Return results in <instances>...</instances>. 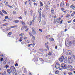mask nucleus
<instances>
[{"label":"nucleus","mask_w":75,"mask_h":75,"mask_svg":"<svg viewBox=\"0 0 75 75\" xmlns=\"http://www.w3.org/2000/svg\"><path fill=\"white\" fill-rule=\"evenodd\" d=\"M10 70L12 74H14L16 72V68L14 66H11L10 67Z\"/></svg>","instance_id":"obj_1"},{"label":"nucleus","mask_w":75,"mask_h":75,"mask_svg":"<svg viewBox=\"0 0 75 75\" xmlns=\"http://www.w3.org/2000/svg\"><path fill=\"white\" fill-rule=\"evenodd\" d=\"M68 61L69 64H71L72 62H73V59L72 57H69L68 59Z\"/></svg>","instance_id":"obj_2"},{"label":"nucleus","mask_w":75,"mask_h":75,"mask_svg":"<svg viewBox=\"0 0 75 75\" xmlns=\"http://www.w3.org/2000/svg\"><path fill=\"white\" fill-rule=\"evenodd\" d=\"M67 55H71L72 54V51L71 50H66Z\"/></svg>","instance_id":"obj_3"},{"label":"nucleus","mask_w":75,"mask_h":75,"mask_svg":"<svg viewBox=\"0 0 75 75\" xmlns=\"http://www.w3.org/2000/svg\"><path fill=\"white\" fill-rule=\"evenodd\" d=\"M62 68L64 69H67V67H66V65L65 64H61Z\"/></svg>","instance_id":"obj_4"},{"label":"nucleus","mask_w":75,"mask_h":75,"mask_svg":"<svg viewBox=\"0 0 75 75\" xmlns=\"http://www.w3.org/2000/svg\"><path fill=\"white\" fill-rule=\"evenodd\" d=\"M64 56H62L59 58V60L60 62H62L64 61Z\"/></svg>","instance_id":"obj_5"},{"label":"nucleus","mask_w":75,"mask_h":75,"mask_svg":"<svg viewBox=\"0 0 75 75\" xmlns=\"http://www.w3.org/2000/svg\"><path fill=\"white\" fill-rule=\"evenodd\" d=\"M55 68L57 69H58L60 68V65H59V64L58 63H56L55 65Z\"/></svg>","instance_id":"obj_6"},{"label":"nucleus","mask_w":75,"mask_h":75,"mask_svg":"<svg viewBox=\"0 0 75 75\" xmlns=\"http://www.w3.org/2000/svg\"><path fill=\"white\" fill-rule=\"evenodd\" d=\"M32 32L34 35H35V30L34 28H32Z\"/></svg>","instance_id":"obj_7"},{"label":"nucleus","mask_w":75,"mask_h":75,"mask_svg":"<svg viewBox=\"0 0 75 75\" xmlns=\"http://www.w3.org/2000/svg\"><path fill=\"white\" fill-rule=\"evenodd\" d=\"M70 8H72L73 10H75V6L73 4H72L70 6Z\"/></svg>","instance_id":"obj_8"},{"label":"nucleus","mask_w":75,"mask_h":75,"mask_svg":"<svg viewBox=\"0 0 75 75\" xmlns=\"http://www.w3.org/2000/svg\"><path fill=\"white\" fill-rule=\"evenodd\" d=\"M2 13H4V14H7V12H6L5 10H2Z\"/></svg>","instance_id":"obj_9"},{"label":"nucleus","mask_w":75,"mask_h":75,"mask_svg":"<svg viewBox=\"0 0 75 75\" xmlns=\"http://www.w3.org/2000/svg\"><path fill=\"white\" fill-rule=\"evenodd\" d=\"M20 23L21 24H22L23 25H25V23L23 21H21Z\"/></svg>","instance_id":"obj_10"},{"label":"nucleus","mask_w":75,"mask_h":75,"mask_svg":"<svg viewBox=\"0 0 75 75\" xmlns=\"http://www.w3.org/2000/svg\"><path fill=\"white\" fill-rule=\"evenodd\" d=\"M67 67L69 69H72V66L71 65H69Z\"/></svg>","instance_id":"obj_11"},{"label":"nucleus","mask_w":75,"mask_h":75,"mask_svg":"<svg viewBox=\"0 0 75 75\" xmlns=\"http://www.w3.org/2000/svg\"><path fill=\"white\" fill-rule=\"evenodd\" d=\"M53 53L52 51H50L49 53L48 54V55H52Z\"/></svg>","instance_id":"obj_12"},{"label":"nucleus","mask_w":75,"mask_h":75,"mask_svg":"<svg viewBox=\"0 0 75 75\" xmlns=\"http://www.w3.org/2000/svg\"><path fill=\"white\" fill-rule=\"evenodd\" d=\"M64 2H62L61 4H60V6L61 7H63V6H64Z\"/></svg>","instance_id":"obj_13"},{"label":"nucleus","mask_w":75,"mask_h":75,"mask_svg":"<svg viewBox=\"0 0 75 75\" xmlns=\"http://www.w3.org/2000/svg\"><path fill=\"white\" fill-rule=\"evenodd\" d=\"M13 23H19V21L16 20L13 21Z\"/></svg>","instance_id":"obj_14"},{"label":"nucleus","mask_w":75,"mask_h":75,"mask_svg":"<svg viewBox=\"0 0 75 75\" xmlns=\"http://www.w3.org/2000/svg\"><path fill=\"white\" fill-rule=\"evenodd\" d=\"M8 25V23H6L5 24H3L2 25L3 27H5V26H6Z\"/></svg>","instance_id":"obj_15"},{"label":"nucleus","mask_w":75,"mask_h":75,"mask_svg":"<svg viewBox=\"0 0 75 75\" xmlns=\"http://www.w3.org/2000/svg\"><path fill=\"white\" fill-rule=\"evenodd\" d=\"M50 41H54V39L52 38H50Z\"/></svg>","instance_id":"obj_16"},{"label":"nucleus","mask_w":75,"mask_h":75,"mask_svg":"<svg viewBox=\"0 0 75 75\" xmlns=\"http://www.w3.org/2000/svg\"><path fill=\"white\" fill-rule=\"evenodd\" d=\"M28 24L29 25H32V22L31 21H30L29 22Z\"/></svg>","instance_id":"obj_17"},{"label":"nucleus","mask_w":75,"mask_h":75,"mask_svg":"<svg viewBox=\"0 0 75 75\" xmlns=\"http://www.w3.org/2000/svg\"><path fill=\"white\" fill-rule=\"evenodd\" d=\"M67 57H65L64 59V62H67Z\"/></svg>","instance_id":"obj_18"},{"label":"nucleus","mask_w":75,"mask_h":75,"mask_svg":"<svg viewBox=\"0 0 75 75\" xmlns=\"http://www.w3.org/2000/svg\"><path fill=\"white\" fill-rule=\"evenodd\" d=\"M7 72L9 74H10L11 73V71H10V69H8Z\"/></svg>","instance_id":"obj_19"},{"label":"nucleus","mask_w":75,"mask_h":75,"mask_svg":"<svg viewBox=\"0 0 75 75\" xmlns=\"http://www.w3.org/2000/svg\"><path fill=\"white\" fill-rule=\"evenodd\" d=\"M51 11L52 12V14H54V9L53 8L51 9Z\"/></svg>","instance_id":"obj_20"},{"label":"nucleus","mask_w":75,"mask_h":75,"mask_svg":"<svg viewBox=\"0 0 75 75\" xmlns=\"http://www.w3.org/2000/svg\"><path fill=\"white\" fill-rule=\"evenodd\" d=\"M68 74L69 75H72V72H69Z\"/></svg>","instance_id":"obj_21"},{"label":"nucleus","mask_w":75,"mask_h":75,"mask_svg":"<svg viewBox=\"0 0 75 75\" xmlns=\"http://www.w3.org/2000/svg\"><path fill=\"white\" fill-rule=\"evenodd\" d=\"M0 15L1 16H2L3 17L4 16V15L3 14V13H2L1 12V11H0Z\"/></svg>","instance_id":"obj_22"},{"label":"nucleus","mask_w":75,"mask_h":75,"mask_svg":"<svg viewBox=\"0 0 75 75\" xmlns=\"http://www.w3.org/2000/svg\"><path fill=\"white\" fill-rule=\"evenodd\" d=\"M33 18L34 20H35V13H34L33 15Z\"/></svg>","instance_id":"obj_23"},{"label":"nucleus","mask_w":75,"mask_h":75,"mask_svg":"<svg viewBox=\"0 0 75 75\" xmlns=\"http://www.w3.org/2000/svg\"><path fill=\"white\" fill-rule=\"evenodd\" d=\"M1 57L2 58H4V55L3 54H1Z\"/></svg>","instance_id":"obj_24"},{"label":"nucleus","mask_w":75,"mask_h":75,"mask_svg":"<svg viewBox=\"0 0 75 75\" xmlns=\"http://www.w3.org/2000/svg\"><path fill=\"white\" fill-rule=\"evenodd\" d=\"M24 35V33H22L19 35V36H23V35Z\"/></svg>","instance_id":"obj_25"},{"label":"nucleus","mask_w":75,"mask_h":75,"mask_svg":"<svg viewBox=\"0 0 75 75\" xmlns=\"http://www.w3.org/2000/svg\"><path fill=\"white\" fill-rule=\"evenodd\" d=\"M40 6H43V4H42V3L41 1L40 2Z\"/></svg>","instance_id":"obj_26"},{"label":"nucleus","mask_w":75,"mask_h":75,"mask_svg":"<svg viewBox=\"0 0 75 75\" xmlns=\"http://www.w3.org/2000/svg\"><path fill=\"white\" fill-rule=\"evenodd\" d=\"M55 73L56 74H58V73H59V71H55Z\"/></svg>","instance_id":"obj_27"},{"label":"nucleus","mask_w":75,"mask_h":75,"mask_svg":"<svg viewBox=\"0 0 75 75\" xmlns=\"http://www.w3.org/2000/svg\"><path fill=\"white\" fill-rule=\"evenodd\" d=\"M39 50L41 51V52H43L44 51V50L42 49V48L40 49Z\"/></svg>","instance_id":"obj_28"},{"label":"nucleus","mask_w":75,"mask_h":75,"mask_svg":"<svg viewBox=\"0 0 75 75\" xmlns=\"http://www.w3.org/2000/svg\"><path fill=\"white\" fill-rule=\"evenodd\" d=\"M69 16H70V15L69 14H67V16H66V17L67 18H68V17H69Z\"/></svg>","instance_id":"obj_29"},{"label":"nucleus","mask_w":75,"mask_h":75,"mask_svg":"<svg viewBox=\"0 0 75 75\" xmlns=\"http://www.w3.org/2000/svg\"><path fill=\"white\" fill-rule=\"evenodd\" d=\"M45 7H46V9H47V10H48V9H49L48 6L47 5Z\"/></svg>","instance_id":"obj_30"},{"label":"nucleus","mask_w":75,"mask_h":75,"mask_svg":"<svg viewBox=\"0 0 75 75\" xmlns=\"http://www.w3.org/2000/svg\"><path fill=\"white\" fill-rule=\"evenodd\" d=\"M5 30H6V31H8V30H10V29L9 28H6Z\"/></svg>","instance_id":"obj_31"},{"label":"nucleus","mask_w":75,"mask_h":75,"mask_svg":"<svg viewBox=\"0 0 75 75\" xmlns=\"http://www.w3.org/2000/svg\"><path fill=\"white\" fill-rule=\"evenodd\" d=\"M5 67L6 69H7V68H8V66L7 65H6L5 66Z\"/></svg>","instance_id":"obj_32"},{"label":"nucleus","mask_w":75,"mask_h":75,"mask_svg":"<svg viewBox=\"0 0 75 75\" xmlns=\"http://www.w3.org/2000/svg\"><path fill=\"white\" fill-rule=\"evenodd\" d=\"M21 44L22 45H24V44H25V43L24 42H21Z\"/></svg>","instance_id":"obj_33"},{"label":"nucleus","mask_w":75,"mask_h":75,"mask_svg":"<svg viewBox=\"0 0 75 75\" xmlns=\"http://www.w3.org/2000/svg\"><path fill=\"white\" fill-rule=\"evenodd\" d=\"M11 34H12V33L11 32H10L8 33V35H11Z\"/></svg>","instance_id":"obj_34"},{"label":"nucleus","mask_w":75,"mask_h":75,"mask_svg":"<svg viewBox=\"0 0 75 75\" xmlns=\"http://www.w3.org/2000/svg\"><path fill=\"white\" fill-rule=\"evenodd\" d=\"M39 17L40 19H41V14H39Z\"/></svg>","instance_id":"obj_35"},{"label":"nucleus","mask_w":75,"mask_h":75,"mask_svg":"<svg viewBox=\"0 0 75 75\" xmlns=\"http://www.w3.org/2000/svg\"><path fill=\"white\" fill-rule=\"evenodd\" d=\"M5 5L6 6H8V2H6Z\"/></svg>","instance_id":"obj_36"},{"label":"nucleus","mask_w":75,"mask_h":75,"mask_svg":"<svg viewBox=\"0 0 75 75\" xmlns=\"http://www.w3.org/2000/svg\"><path fill=\"white\" fill-rule=\"evenodd\" d=\"M29 34L30 35V36H33V35H32V34L31 33V32H30Z\"/></svg>","instance_id":"obj_37"},{"label":"nucleus","mask_w":75,"mask_h":75,"mask_svg":"<svg viewBox=\"0 0 75 75\" xmlns=\"http://www.w3.org/2000/svg\"><path fill=\"white\" fill-rule=\"evenodd\" d=\"M20 39L19 40V41H20V42H21V41H23V39L20 38Z\"/></svg>","instance_id":"obj_38"},{"label":"nucleus","mask_w":75,"mask_h":75,"mask_svg":"<svg viewBox=\"0 0 75 75\" xmlns=\"http://www.w3.org/2000/svg\"><path fill=\"white\" fill-rule=\"evenodd\" d=\"M24 28H25V29L28 28H27V26L26 25L24 26Z\"/></svg>","instance_id":"obj_39"},{"label":"nucleus","mask_w":75,"mask_h":75,"mask_svg":"<svg viewBox=\"0 0 75 75\" xmlns=\"http://www.w3.org/2000/svg\"><path fill=\"white\" fill-rule=\"evenodd\" d=\"M5 19H8V16H6L5 17Z\"/></svg>","instance_id":"obj_40"},{"label":"nucleus","mask_w":75,"mask_h":75,"mask_svg":"<svg viewBox=\"0 0 75 75\" xmlns=\"http://www.w3.org/2000/svg\"><path fill=\"white\" fill-rule=\"evenodd\" d=\"M32 39H33V40H35V37L34 36H32Z\"/></svg>","instance_id":"obj_41"},{"label":"nucleus","mask_w":75,"mask_h":75,"mask_svg":"<svg viewBox=\"0 0 75 75\" xmlns=\"http://www.w3.org/2000/svg\"><path fill=\"white\" fill-rule=\"evenodd\" d=\"M57 20H58V21H60L61 20V18H58L57 19Z\"/></svg>","instance_id":"obj_42"},{"label":"nucleus","mask_w":75,"mask_h":75,"mask_svg":"<svg viewBox=\"0 0 75 75\" xmlns=\"http://www.w3.org/2000/svg\"><path fill=\"white\" fill-rule=\"evenodd\" d=\"M4 75H6V71H4Z\"/></svg>","instance_id":"obj_43"},{"label":"nucleus","mask_w":75,"mask_h":75,"mask_svg":"<svg viewBox=\"0 0 75 75\" xmlns=\"http://www.w3.org/2000/svg\"><path fill=\"white\" fill-rule=\"evenodd\" d=\"M17 27V25H15L13 26V28H16V27Z\"/></svg>","instance_id":"obj_44"},{"label":"nucleus","mask_w":75,"mask_h":75,"mask_svg":"<svg viewBox=\"0 0 75 75\" xmlns=\"http://www.w3.org/2000/svg\"><path fill=\"white\" fill-rule=\"evenodd\" d=\"M0 61L1 62H2V61H3V58H1L0 59Z\"/></svg>","instance_id":"obj_45"},{"label":"nucleus","mask_w":75,"mask_h":75,"mask_svg":"<svg viewBox=\"0 0 75 75\" xmlns=\"http://www.w3.org/2000/svg\"><path fill=\"white\" fill-rule=\"evenodd\" d=\"M39 31H40L41 32H42V30L41 29H39Z\"/></svg>","instance_id":"obj_46"},{"label":"nucleus","mask_w":75,"mask_h":75,"mask_svg":"<svg viewBox=\"0 0 75 75\" xmlns=\"http://www.w3.org/2000/svg\"><path fill=\"white\" fill-rule=\"evenodd\" d=\"M0 75H4V73H0Z\"/></svg>","instance_id":"obj_47"},{"label":"nucleus","mask_w":75,"mask_h":75,"mask_svg":"<svg viewBox=\"0 0 75 75\" xmlns=\"http://www.w3.org/2000/svg\"><path fill=\"white\" fill-rule=\"evenodd\" d=\"M63 21V20H62L60 22V24H62V22Z\"/></svg>","instance_id":"obj_48"},{"label":"nucleus","mask_w":75,"mask_h":75,"mask_svg":"<svg viewBox=\"0 0 75 75\" xmlns=\"http://www.w3.org/2000/svg\"><path fill=\"white\" fill-rule=\"evenodd\" d=\"M22 17L21 16L18 17V18H19L20 19H22Z\"/></svg>","instance_id":"obj_49"},{"label":"nucleus","mask_w":75,"mask_h":75,"mask_svg":"<svg viewBox=\"0 0 75 75\" xmlns=\"http://www.w3.org/2000/svg\"><path fill=\"white\" fill-rule=\"evenodd\" d=\"M32 45V44H29V45H28V47H30V45Z\"/></svg>","instance_id":"obj_50"},{"label":"nucleus","mask_w":75,"mask_h":75,"mask_svg":"<svg viewBox=\"0 0 75 75\" xmlns=\"http://www.w3.org/2000/svg\"><path fill=\"white\" fill-rule=\"evenodd\" d=\"M15 66H16V67H18V64L17 63H16L15 64Z\"/></svg>","instance_id":"obj_51"},{"label":"nucleus","mask_w":75,"mask_h":75,"mask_svg":"<svg viewBox=\"0 0 75 75\" xmlns=\"http://www.w3.org/2000/svg\"><path fill=\"white\" fill-rule=\"evenodd\" d=\"M28 30H29V29L28 28H27L25 30V31H28Z\"/></svg>","instance_id":"obj_52"},{"label":"nucleus","mask_w":75,"mask_h":75,"mask_svg":"<svg viewBox=\"0 0 75 75\" xmlns=\"http://www.w3.org/2000/svg\"><path fill=\"white\" fill-rule=\"evenodd\" d=\"M72 43V41H70V42H69V44H70V45H71V44Z\"/></svg>","instance_id":"obj_53"},{"label":"nucleus","mask_w":75,"mask_h":75,"mask_svg":"<svg viewBox=\"0 0 75 75\" xmlns=\"http://www.w3.org/2000/svg\"><path fill=\"white\" fill-rule=\"evenodd\" d=\"M61 10H62V11H64V8H62L61 9Z\"/></svg>","instance_id":"obj_54"},{"label":"nucleus","mask_w":75,"mask_h":75,"mask_svg":"<svg viewBox=\"0 0 75 75\" xmlns=\"http://www.w3.org/2000/svg\"><path fill=\"white\" fill-rule=\"evenodd\" d=\"M27 37H25V38H24V39L26 40V39H27Z\"/></svg>","instance_id":"obj_55"},{"label":"nucleus","mask_w":75,"mask_h":75,"mask_svg":"<svg viewBox=\"0 0 75 75\" xmlns=\"http://www.w3.org/2000/svg\"><path fill=\"white\" fill-rule=\"evenodd\" d=\"M38 12L39 14H41V11H39Z\"/></svg>","instance_id":"obj_56"},{"label":"nucleus","mask_w":75,"mask_h":75,"mask_svg":"<svg viewBox=\"0 0 75 75\" xmlns=\"http://www.w3.org/2000/svg\"><path fill=\"white\" fill-rule=\"evenodd\" d=\"M13 14H16V11H14L13 12Z\"/></svg>","instance_id":"obj_57"},{"label":"nucleus","mask_w":75,"mask_h":75,"mask_svg":"<svg viewBox=\"0 0 75 75\" xmlns=\"http://www.w3.org/2000/svg\"><path fill=\"white\" fill-rule=\"evenodd\" d=\"M39 23H40V22H41V19L40 18L39 19Z\"/></svg>","instance_id":"obj_58"},{"label":"nucleus","mask_w":75,"mask_h":75,"mask_svg":"<svg viewBox=\"0 0 75 75\" xmlns=\"http://www.w3.org/2000/svg\"><path fill=\"white\" fill-rule=\"evenodd\" d=\"M68 23H71V21H68Z\"/></svg>","instance_id":"obj_59"},{"label":"nucleus","mask_w":75,"mask_h":75,"mask_svg":"<svg viewBox=\"0 0 75 75\" xmlns=\"http://www.w3.org/2000/svg\"><path fill=\"white\" fill-rule=\"evenodd\" d=\"M23 37L21 36V37L20 38H21L22 39H23Z\"/></svg>","instance_id":"obj_60"},{"label":"nucleus","mask_w":75,"mask_h":75,"mask_svg":"<svg viewBox=\"0 0 75 75\" xmlns=\"http://www.w3.org/2000/svg\"><path fill=\"white\" fill-rule=\"evenodd\" d=\"M24 13L25 14V15L26 16V14H27V12H26V11H25Z\"/></svg>","instance_id":"obj_61"},{"label":"nucleus","mask_w":75,"mask_h":75,"mask_svg":"<svg viewBox=\"0 0 75 75\" xmlns=\"http://www.w3.org/2000/svg\"><path fill=\"white\" fill-rule=\"evenodd\" d=\"M48 44V42H47L46 43H45V45H47Z\"/></svg>","instance_id":"obj_62"},{"label":"nucleus","mask_w":75,"mask_h":75,"mask_svg":"<svg viewBox=\"0 0 75 75\" xmlns=\"http://www.w3.org/2000/svg\"><path fill=\"white\" fill-rule=\"evenodd\" d=\"M74 16V13H72L71 15V16Z\"/></svg>","instance_id":"obj_63"},{"label":"nucleus","mask_w":75,"mask_h":75,"mask_svg":"<svg viewBox=\"0 0 75 75\" xmlns=\"http://www.w3.org/2000/svg\"><path fill=\"white\" fill-rule=\"evenodd\" d=\"M21 30H24V28H23V27H22V28H21Z\"/></svg>","instance_id":"obj_64"}]
</instances>
